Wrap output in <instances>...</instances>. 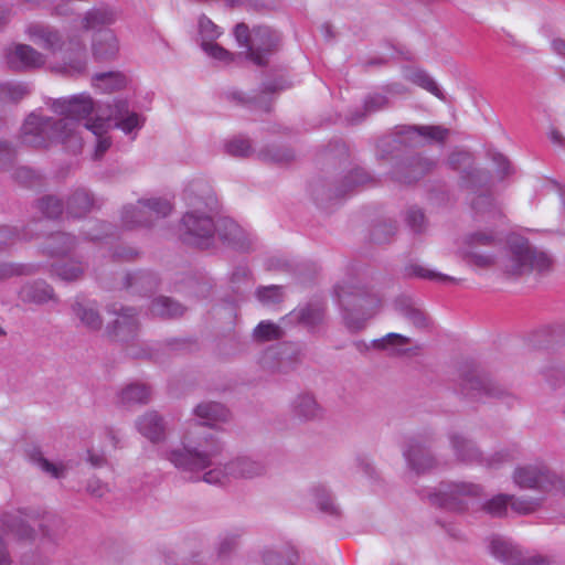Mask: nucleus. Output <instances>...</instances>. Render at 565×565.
Segmentation results:
<instances>
[{"label":"nucleus","mask_w":565,"mask_h":565,"mask_svg":"<svg viewBox=\"0 0 565 565\" xmlns=\"http://www.w3.org/2000/svg\"><path fill=\"white\" fill-rule=\"evenodd\" d=\"M51 109L62 118L30 114L21 128L22 143L33 148H50L63 145L66 150L76 153L82 149L78 122L87 119L95 110V104L87 94L54 99Z\"/></svg>","instance_id":"1"},{"label":"nucleus","mask_w":565,"mask_h":565,"mask_svg":"<svg viewBox=\"0 0 565 565\" xmlns=\"http://www.w3.org/2000/svg\"><path fill=\"white\" fill-rule=\"evenodd\" d=\"M194 414L202 422L188 430L180 445L164 449L161 457L179 471L189 473L191 480H199L200 472L212 467L223 451V445L214 435L200 430L203 426L226 422L228 411L221 403L204 402L194 408Z\"/></svg>","instance_id":"2"},{"label":"nucleus","mask_w":565,"mask_h":565,"mask_svg":"<svg viewBox=\"0 0 565 565\" xmlns=\"http://www.w3.org/2000/svg\"><path fill=\"white\" fill-rule=\"evenodd\" d=\"M189 211L180 224V237L188 244L207 249L215 242V221L210 215L217 209V201L211 188L203 181H192L184 190Z\"/></svg>","instance_id":"3"},{"label":"nucleus","mask_w":565,"mask_h":565,"mask_svg":"<svg viewBox=\"0 0 565 565\" xmlns=\"http://www.w3.org/2000/svg\"><path fill=\"white\" fill-rule=\"evenodd\" d=\"M552 268L551 256L533 247L529 241L516 237L509 242V255L503 263L507 275L522 276L531 271L547 274Z\"/></svg>","instance_id":"4"},{"label":"nucleus","mask_w":565,"mask_h":565,"mask_svg":"<svg viewBox=\"0 0 565 565\" xmlns=\"http://www.w3.org/2000/svg\"><path fill=\"white\" fill-rule=\"evenodd\" d=\"M436 441L437 433L430 427H426L405 439L402 454L407 467L413 472L424 475L441 466V461L431 451Z\"/></svg>","instance_id":"5"},{"label":"nucleus","mask_w":565,"mask_h":565,"mask_svg":"<svg viewBox=\"0 0 565 565\" xmlns=\"http://www.w3.org/2000/svg\"><path fill=\"white\" fill-rule=\"evenodd\" d=\"M449 130L441 126H402L394 137L381 138L377 149L382 159L387 158L398 146L417 147L424 140L444 142Z\"/></svg>","instance_id":"6"},{"label":"nucleus","mask_w":565,"mask_h":565,"mask_svg":"<svg viewBox=\"0 0 565 565\" xmlns=\"http://www.w3.org/2000/svg\"><path fill=\"white\" fill-rule=\"evenodd\" d=\"M482 494V487L471 482H441L437 490H424L420 495L440 509L462 513L467 510V498Z\"/></svg>","instance_id":"7"},{"label":"nucleus","mask_w":565,"mask_h":565,"mask_svg":"<svg viewBox=\"0 0 565 565\" xmlns=\"http://www.w3.org/2000/svg\"><path fill=\"white\" fill-rule=\"evenodd\" d=\"M512 479L515 486L522 490L565 494V480L559 478L544 463L519 466L514 469Z\"/></svg>","instance_id":"8"},{"label":"nucleus","mask_w":565,"mask_h":565,"mask_svg":"<svg viewBox=\"0 0 565 565\" xmlns=\"http://www.w3.org/2000/svg\"><path fill=\"white\" fill-rule=\"evenodd\" d=\"M460 392L465 397L473 402L499 399L508 406H512L516 399L507 387L492 380L489 375L476 371L461 376Z\"/></svg>","instance_id":"9"},{"label":"nucleus","mask_w":565,"mask_h":565,"mask_svg":"<svg viewBox=\"0 0 565 565\" xmlns=\"http://www.w3.org/2000/svg\"><path fill=\"white\" fill-rule=\"evenodd\" d=\"M215 463L200 472V479L198 481H204L209 484L222 483L227 476L235 478H255L264 476L267 471L266 465L260 460H255L249 457H238L222 468L221 465Z\"/></svg>","instance_id":"10"},{"label":"nucleus","mask_w":565,"mask_h":565,"mask_svg":"<svg viewBox=\"0 0 565 565\" xmlns=\"http://www.w3.org/2000/svg\"><path fill=\"white\" fill-rule=\"evenodd\" d=\"M301 362L299 344L282 342L263 351L258 358L260 369L273 375H287L294 372Z\"/></svg>","instance_id":"11"},{"label":"nucleus","mask_w":565,"mask_h":565,"mask_svg":"<svg viewBox=\"0 0 565 565\" xmlns=\"http://www.w3.org/2000/svg\"><path fill=\"white\" fill-rule=\"evenodd\" d=\"M339 306L351 318H372L380 312L382 300L377 295L362 289L337 286L334 289Z\"/></svg>","instance_id":"12"},{"label":"nucleus","mask_w":565,"mask_h":565,"mask_svg":"<svg viewBox=\"0 0 565 565\" xmlns=\"http://www.w3.org/2000/svg\"><path fill=\"white\" fill-rule=\"evenodd\" d=\"M171 212V205L167 200L150 199L140 200L137 205L125 206L121 221L126 228L151 226L157 220L166 217Z\"/></svg>","instance_id":"13"},{"label":"nucleus","mask_w":565,"mask_h":565,"mask_svg":"<svg viewBox=\"0 0 565 565\" xmlns=\"http://www.w3.org/2000/svg\"><path fill=\"white\" fill-rule=\"evenodd\" d=\"M280 41V35L276 30L267 25L254 26L248 51L238 56L244 55L246 60L259 67L267 66L270 56L278 51Z\"/></svg>","instance_id":"14"},{"label":"nucleus","mask_w":565,"mask_h":565,"mask_svg":"<svg viewBox=\"0 0 565 565\" xmlns=\"http://www.w3.org/2000/svg\"><path fill=\"white\" fill-rule=\"evenodd\" d=\"M4 58L8 67L12 71L36 68L45 63L44 55L28 44H14L7 47Z\"/></svg>","instance_id":"15"},{"label":"nucleus","mask_w":565,"mask_h":565,"mask_svg":"<svg viewBox=\"0 0 565 565\" xmlns=\"http://www.w3.org/2000/svg\"><path fill=\"white\" fill-rule=\"evenodd\" d=\"M290 416L294 420L305 424L323 418V407L316 396L309 392L297 394L290 402Z\"/></svg>","instance_id":"16"},{"label":"nucleus","mask_w":565,"mask_h":565,"mask_svg":"<svg viewBox=\"0 0 565 565\" xmlns=\"http://www.w3.org/2000/svg\"><path fill=\"white\" fill-rule=\"evenodd\" d=\"M215 235L220 241L236 250L248 252L250 249V241L245 231L232 218L222 217L215 223Z\"/></svg>","instance_id":"17"},{"label":"nucleus","mask_w":565,"mask_h":565,"mask_svg":"<svg viewBox=\"0 0 565 565\" xmlns=\"http://www.w3.org/2000/svg\"><path fill=\"white\" fill-rule=\"evenodd\" d=\"M39 513L29 509H21L17 513H4L1 522L4 529L19 540H34L36 531L28 521L35 522Z\"/></svg>","instance_id":"18"},{"label":"nucleus","mask_w":565,"mask_h":565,"mask_svg":"<svg viewBox=\"0 0 565 565\" xmlns=\"http://www.w3.org/2000/svg\"><path fill=\"white\" fill-rule=\"evenodd\" d=\"M284 88L285 86L280 81H275L273 83L264 84L262 93L255 94L253 96H248L244 92L236 88L226 90L224 95L228 102L234 103L237 106L255 107L268 111L269 103L266 100L265 95L281 90Z\"/></svg>","instance_id":"19"},{"label":"nucleus","mask_w":565,"mask_h":565,"mask_svg":"<svg viewBox=\"0 0 565 565\" xmlns=\"http://www.w3.org/2000/svg\"><path fill=\"white\" fill-rule=\"evenodd\" d=\"M449 446L457 461L462 463H482L483 457L476 443L456 430L448 433Z\"/></svg>","instance_id":"20"},{"label":"nucleus","mask_w":565,"mask_h":565,"mask_svg":"<svg viewBox=\"0 0 565 565\" xmlns=\"http://www.w3.org/2000/svg\"><path fill=\"white\" fill-rule=\"evenodd\" d=\"M136 428L149 441L158 444L166 439L168 424L159 412L151 409L136 419Z\"/></svg>","instance_id":"21"},{"label":"nucleus","mask_w":565,"mask_h":565,"mask_svg":"<svg viewBox=\"0 0 565 565\" xmlns=\"http://www.w3.org/2000/svg\"><path fill=\"white\" fill-rule=\"evenodd\" d=\"M152 388L147 383L131 382L116 394V405L126 409L150 403Z\"/></svg>","instance_id":"22"},{"label":"nucleus","mask_w":565,"mask_h":565,"mask_svg":"<svg viewBox=\"0 0 565 565\" xmlns=\"http://www.w3.org/2000/svg\"><path fill=\"white\" fill-rule=\"evenodd\" d=\"M431 166V161L415 156L406 161L398 162L392 172V179L399 183L409 184L423 178Z\"/></svg>","instance_id":"23"},{"label":"nucleus","mask_w":565,"mask_h":565,"mask_svg":"<svg viewBox=\"0 0 565 565\" xmlns=\"http://www.w3.org/2000/svg\"><path fill=\"white\" fill-rule=\"evenodd\" d=\"M26 33L36 45L51 52L60 51L63 46V38L53 26L35 23L28 26Z\"/></svg>","instance_id":"24"},{"label":"nucleus","mask_w":565,"mask_h":565,"mask_svg":"<svg viewBox=\"0 0 565 565\" xmlns=\"http://www.w3.org/2000/svg\"><path fill=\"white\" fill-rule=\"evenodd\" d=\"M390 105L388 98L381 93H372L365 96L362 108L351 110L345 121L348 125H359L363 122L370 115L387 108Z\"/></svg>","instance_id":"25"},{"label":"nucleus","mask_w":565,"mask_h":565,"mask_svg":"<svg viewBox=\"0 0 565 565\" xmlns=\"http://www.w3.org/2000/svg\"><path fill=\"white\" fill-rule=\"evenodd\" d=\"M92 52L96 61L114 60L119 52L116 34L109 29L96 33L92 43Z\"/></svg>","instance_id":"26"},{"label":"nucleus","mask_w":565,"mask_h":565,"mask_svg":"<svg viewBox=\"0 0 565 565\" xmlns=\"http://www.w3.org/2000/svg\"><path fill=\"white\" fill-rule=\"evenodd\" d=\"M490 554L505 565H520L521 551L510 540L501 535L489 539Z\"/></svg>","instance_id":"27"},{"label":"nucleus","mask_w":565,"mask_h":565,"mask_svg":"<svg viewBox=\"0 0 565 565\" xmlns=\"http://www.w3.org/2000/svg\"><path fill=\"white\" fill-rule=\"evenodd\" d=\"M94 204L95 199L93 194L84 188H78L68 195L65 211L70 217L81 218L93 210Z\"/></svg>","instance_id":"28"},{"label":"nucleus","mask_w":565,"mask_h":565,"mask_svg":"<svg viewBox=\"0 0 565 565\" xmlns=\"http://www.w3.org/2000/svg\"><path fill=\"white\" fill-rule=\"evenodd\" d=\"M35 522L38 523L42 539L53 544H56L66 532L64 520L60 515L51 512L39 513V518Z\"/></svg>","instance_id":"29"},{"label":"nucleus","mask_w":565,"mask_h":565,"mask_svg":"<svg viewBox=\"0 0 565 565\" xmlns=\"http://www.w3.org/2000/svg\"><path fill=\"white\" fill-rule=\"evenodd\" d=\"M375 179L363 168L356 167L350 170L335 186L333 196L341 198L366 184H375Z\"/></svg>","instance_id":"30"},{"label":"nucleus","mask_w":565,"mask_h":565,"mask_svg":"<svg viewBox=\"0 0 565 565\" xmlns=\"http://www.w3.org/2000/svg\"><path fill=\"white\" fill-rule=\"evenodd\" d=\"M19 296L24 302L42 305L49 300H56L54 289L44 280H34L23 285Z\"/></svg>","instance_id":"31"},{"label":"nucleus","mask_w":565,"mask_h":565,"mask_svg":"<svg viewBox=\"0 0 565 565\" xmlns=\"http://www.w3.org/2000/svg\"><path fill=\"white\" fill-rule=\"evenodd\" d=\"M85 129L92 131L96 137L95 158H100L110 147V137L106 136L110 127V122L104 119L102 114H97L94 120L88 119L84 124Z\"/></svg>","instance_id":"32"},{"label":"nucleus","mask_w":565,"mask_h":565,"mask_svg":"<svg viewBox=\"0 0 565 565\" xmlns=\"http://www.w3.org/2000/svg\"><path fill=\"white\" fill-rule=\"evenodd\" d=\"M310 492L317 509L321 513L335 519L341 518V508L335 502L331 491L326 486L315 484L311 487Z\"/></svg>","instance_id":"33"},{"label":"nucleus","mask_w":565,"mask_h":565,"mask_svg":"<svg viewBox=\"0 0 565 565\" xmlns=\"http://www.w3.org/2000/svg\"><path fill=\"white\" fill-rule=\"evenodd\" d=\"M153 317L175 318L186 313V307L172 297L159 296L152 299L149 312Z\"/></svg>","instance_id":"34"},{"label":"nucleus","mask_w":565,"mask_h":565,"mask_svg":"<svg viewBox=\"0 0 565 565\" xmlns=\"http://www.w3.org/2000/svg\"><path fill=\"white\" fill-rule=\"evenodd\" d=\"M76 246V237L70 233L51 234L43 244V252L51 257L68 254Z\"/></svg>","instance_id":"35"},{"label":"nucleus","mask_w":565,"mask_h":565,"mask_svg":"<svg viewBox=\"0 0 565 565\" xmlns=\"http://www.w3.org/2000/svg\"><path fill=\"white\" fill-rule=\"evenodd\" d=\"M471 209L477 221H491L502 217V212L490 193H482L473 198Z\"/></svg>","instance_id":"36"},{"label":"nucleus","mask_w":565,"mask_h":565,"mask_svg":"<svg viewBox=\"0 0 565 565\" xmlns=\"http://www.w3.org/2000/svg\"><path fill=\"white\" fill-rule=\"evenodd\" d=\"M116 21V11L106 6L100 4L88 10L83 19V28L85 30H94L100 26L113 24Z\"/></svg>","instance_id":"37"},{"label":"nucleus","mask_w":565,"mask_h":565,"mask_svg":"<svg viewBox=\"0 0 565 565\" xmlns=\"http://www.w3.org/2000/svg\"><path fill=\"white\" fill-rule=\"evenodd\" d=\"M139 331L138 320H113L106 327L110 340L128 342L134 340Z\"/></svg>","instance_id":"38"},{"label":"nucleus","mask_w":565,"mask_h":565,"mask_svg":"<svg viewBox=\"0 0 565 565\" xmlns=\"http://www.w3.org/2000/svg\"><path fill=\"white\" fill-rule=\"evenodd\" d=\"M257 158L266 163L287 164L296 159L295 151L279 145H267L257 152Z\"/></svg>","instance_id":"39"},{"label":"nucleus","mask_w":565,"mask_h":565,"mask_svg":"<svg viewBox=\"0 0 565 565\" xmlns=\"http://www.w3.org/2000/svg\"><path fill=\"white\" fill-rule=\"evenodd\" d=\"M94 85L104 93L120 90L127 85V77L120 72H103L93 76Z\"/></svg>","instance_id":"40"},{"label":"nucleus","mask_w":565,"mask_h":565,"mask_svg":"<svg viewBox=\"0 0 565 565\" xmlns=\"http://www.w3.org/2000/svg\"><path fill=\"white\" fill-rule=\"evenodd\" d=\"M158 279L149 271H137L126 274L124 278V287L127 289L135 288L138 292H150L157 288Z\"/></svg>","instance_id":"41"},{"label":"nucleus","mask_w":565,"mask_h":565,"mask_svg":"<svg viewBox=\"0 0 565 565\" xmlns=\"http://www.w3.org/2000/svg\"><path fill=\"white\" fill-rule=\"evenodd\" d=\"M264 565H298L299 555L291 546L266 550L263 553Z\"/></svg>","instance_id":"42"},{"label":"nucleus","mask_w":565,"mask_h":565,"mask_svg":"<svg viewBox=\"0 0 565 565\" xmlns=\"http://www.w3.org/2000/svg\"><path fill=\"white\" fill-rule=\"evenodd\" d=\"M30 93L31 89L26 83L14 81L0 83V100L3 103L18 104Z\"/></svg>","instance_id":"43"},{"label":"nucleus","mask_w":565,"mask_h":565,"mask_svg":"<svg viewBox=\"0 0 565 565\" xmlns=\"http://www.w3.org/2000/svg\"><path fill=\"white\" fill-rule=\"evenodd\" d=\"M409 341L411 339L407 337L391 332L380 339H374L371 342V345L377 350L390 351V354H402L406 352V350H403L402 347L408 344Z\"/></svg>","instance_id":"44"},{"label":"nucleus","mask_w":565,"mask_h":565,"mask_svg":"<svg viewBox=\"0 0 565 565\" xmlns=\"http://www.w3.org/2000/svg\"><path fill=\"white\" fill-rule=\"evenodd\" d=\"M529 342L533 348L547 349L554 343L565 344V334H561L559 332L556 333V331L546 327L533 332L529 337Z\"/></svg>","instance_id":"45"},{"label":"nucleus","mask_w":565,"mask_h":565,"mask_svg":"<svg viewBox=\"0 0 565 565\" xmlns=\"http://www.w3.org/2000/svg\"><path fill=\"white\" fill-rule=\"evenodd\" d=\"M490 172L475 166L460 177L461 185L471 191L484 188L490 182Z\"/></svg>","instance_id":"46"},{"label":"nucleus","mask_w":565,"mask_h":565,"mask_svg":"<svg viewBox=\"0 0 565 565\" xmlns=\"http://www.w3.org/2000/svg\"><path fill=\"white\" fill-rule=\"evenodd\" d=\"M72 313L77 318H99L98 305L85 295H78L71 303Z\"/></svg>","instance_id":"47"},{"label":"nucleus","mask_w":565,"mask_h":565,"mask_svg":"<svg viewBox=\"0 0 565 565\" xmlns=\"http://www.w3.org/2000/svg\"><path fill=\"white\" fill-rule=\"evenodd\" d=\"M395 310L406 318H425L427 316L423 306L408 296H401L395 300Z\"/></svg>","instance_id":"48"},{"label":"nucleus","mask_w":565,"mask_h":565,"mask_svg":"<svg viewBox=\"0 0 565 565\" xmlns=\"http://www.w3.org/2000/svg\"><path fill=\"white\" fill-rule=\"evenodd\" d=\"M256 299L266 307L280 303L284 300V287L279 285L259 286L255 291Z\"/></svg>","instance_id":"49"},{"label":"nucleus","mask_w":565,"mask_h":565,"mask_svg":"<svg viewBox=\"0 0 565 565\" xmlns=\"http://www.w3.org/2000/svg\"><path fill=\"white\" fill-rule=\"evenodd\" d=\"M510 494L500 493L483 502L481 509L493 518H502L508 513Z\"/></svg>","instance_id":"50"},{"label":"nucleus","mask_w":565,"mask_h":565,"mask_svg":"<svg viewBox=\"0 0 565 565\" xmlns=\"http://www.w3.org/2000/svg\"><path fill=\"white\" fill-rule=\"evenodd\" d=\"M510 507L511 509L522 515L531 514L539 510L542 504L544 498H533V497H515L510 494Z\"/></svg>","instance_id":"51"},{"label":"nucleus","mask_w":565,"mask_h":565,"mask_svg":"<svg viewBox=\"0 0 565 565\" xmlns=\"http://www.w3.org/2000/svg\"><path fill=\"white\" fill-rule=\"evenodd\" d=\"M36 206L39 211L47 218H58L64 211V203L55 195H44L38 200Z\"/></svg>","instance_id":"52"},{"label":"nucleus","mask_w":565,"mask_h":565,"mask_svg":"<svg viewBox=\"0 0 565 565\" xmlns=\"http://www.w3.org/2000/svg\"><path fill=\"white\" fill-rule=\"evenodd\" d=\"M225 151L233 157L248 158L255 150L252 141L243 136H237L225 142Z\"/></svg>","instance_id":"53"},{"label":"nucleus","mask_w":565,"mask_h":565,"mask_svg":"<svg viewBox=\"0 0 565 565\" xmlns=\"http://www.w3.org/2000/svg\"><path fill=\"white\" fill-rule=\"evenodd\" d=\"M85 267L81 263H64L52 266V271L60 279L65 281H75L83 277Z\"/></svg>","instance_id":"54"},{"label":"nucleus","mask_w":565,"mask_h":565,"mask_svg":"<svg viewBox=\"0 0 565 565\" xmlns=\"http://www.w3.org/2000/svg\"><path fill=\"white\" fill-rule=\"evenodd\" d=\"M31 459L34 463H36L42 471L50 475L51 477L55 479L63 478L65 476L66 467L62 463L56 465L47 460L41 450L35 449L31 454Z\"/></svg>","instance_id":"55"},{"label":"nucleus","mask_w":565,"mask_h":565,"mask_svg":"<svg viewBox=\"0 0 565 565\" xmlns=\"http://www.w3.org/2000/svg\"><path fill=\"white\" fill-rule=\"evenodd\" d=\"M326 313V306L322 299L313 298L306 302L305 305L299 306L289 315H295V318H320Z\"/></svg>","instance_id":"56"},{"label":"nucleus","mask_w":565,"mask_h":565,"mask_svg":"<svg viewBox=\"0 0 565 565\" xmlns=\"http://www.w3.org/2000/svg\"><path fill=\"white\" fill-rule=\"evenodd\" d=\"M71 45L74 46L75 57H68L67 72L70 74H81L86 70L85 44L79 39H74L71 41Z\"/></svg>","instance_id":"57"},{"label":"nucleus","mask_w":565,"mask_h":565,"mask_svg":"<svg viewBox=\"0 0 565 565\" xmlns=\"http://www.w3.org/2000/svg\"><path fill=\"white\" fill-rule=\"evenodd\" d=\"M35 273L33 265L19 263H0V281L18 276H29Z\"/></svg>","instance_id":"58"},{"label":"nucleus","mask_w":565,"mask_h":565,"mask_svg":"<svg viewBox=\"0 0 565 565\" xmlns=\"http://www.w3.org/2000/svg\"><path fill=\"white\" fill-rule=\"evenodd\" d=\"M258 341H271L280 339L284 335L282 329L271 321H260L253 332Z\"/></svg>","instance_id":"59"},{"label":"nucleus","mask_w":565,"mask_h":565,"mask_svg":"<svg viewBox=\"0 0 565 565\" xmlns=\"http://www.w3.org/2000/svg\"><path fill=\"white\" fill-rule=\"evenodd\" d=\"M405 275L409 277H418L429 280H436V281H454L455 279L452 277H449L447 275L430 270L428 268H425L422 265L412 264L405 268Z\"/></svg>","instance_id":"60"},{"label":"nucleus","mask_w":565,"mask_h":565,"mask_svg":"<svg viewBox=\"0 0 565 565\" xmlns=\"http://www.w3.org/2000/svg\"><path fill=\"white\" fill-rule=\"evenodd\" d=\"M411 79L414 84L420 86L422 88L428 90L439 99H445L444 93L438 87L437 83L434 78L425 71L418 70L412 73Z\"/></svg>","instance_id":"61"},{"label":"nucleus","mask_w":565,"mask_h":565,"mask_svg":"<svg viewBox=\"0 0 565 565\" xmlns=\"http://www.w3.org/2000/svg\"><path fill=\"white\" fill-rule=\"evenodd\" d=\"M32 238L26 232H21L17 227L3 225L0 226V252L13 245L18 239Z\"/></svg>","instance_id":"62"},{"label":"nucleus","mask_w":565,"mask_h":565,"mask_svg":"<svg viewBox=\"0 0 565 565\" xmlns=\"http://www.w3.org/2000/svg\"><path fill=\"white\" fill-rule=\"evenodd\" d=\"M397 225L395 222H382L373 226L371 239L376 244H385L395 235Z\"/></svg>","instance_id":"63"},{"label":"nucleus","mask_w":565,"mask_h":565,"mask_svg":"<svg viewBox=\"0 0 565 565\" xmlns=\"http://www.w3.org/2000/svg\"><path fill=\"white\" fill-rule=\"evenodd\" d=\"M405 222L415 234L423 233L427 227L424 212L417 206H411L405 213Z\"/></svg>","instance_id":"64"}]
</instances>
